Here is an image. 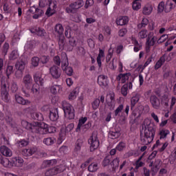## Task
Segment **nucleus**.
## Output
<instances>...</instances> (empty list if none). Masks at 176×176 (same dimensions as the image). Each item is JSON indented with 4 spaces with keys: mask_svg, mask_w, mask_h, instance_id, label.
Returning <instances> with one entry per match:
<instances>
[{
    "mask_svg": "<svg viewBox=\"0 0 176 176\" xmlns=\"http://www.w3.org/2000/svg\"><path fill=\"white\" fill-rule=\"evenodd\" d=\"M155 124H152L148 119H145L142 124L140 131V140L142 144L144 145L151 144L153 141V138H155Z\"/></svg>",
    "mask_w": 176,
    "mask_h": 176,
    "instance_id": "f257e3e1",
    "label": "nucleus"
},
{
    "mask_svg": "<svg viewBox=\"0 0 176 176\" xmlns=\"http://www.w3.org/2000/svg\"><path fill=\"white\" fill-rule=\"evenodd\" d=\"M62 107L65 112V116L67 118V119H69V120L75 119V109L72 105L66 101H63L62 102Z\"/></svg>",
    "mask_w": 176,
    "mask_h": 176,
    "instance_id": "f03ea898",
    "label": "nucleus"
},
{
    "mask_svg": "<svg viewBox=\"0 0 176 176\" xmlns=\"http://www.w3.org/2000/svg\"><path fill=\"white\" fill-rule=\"evenodd\" d=\"M83 0H77L76 2L72 3L69 7H67L65 11L67 13H72L73 14L78 12V9H80L83 6Z\"/></svg>",
    "mask_w": 176,
    "mask_h": 176,
    "instance_id": "7ed1b4c3",
    "label": "nucleus"
},
{
    "mask_svg": "<svg viewBox=\"0 0 176 176\" xmlns=\"http://www.w3.org/2000/svg\"><path fill=\"white\" fill-rule=\"evenodd\" d=\"M56 127L48 126L47 124H44V126H42V124L38 122V126L37 128L36 134H52L56 133Z\"/></svg>",
    "mask_w": 176,
    "mask_h": 176,
    "instance_id": "20e7f679",
    "label": "nucleus"
},
{
    "mask_svg": "<svg viewBox=\"0 0 176 176\" xmlns=\"http://www.w3.org/2000/svg\"><path fill=\"white\" fill-rule=\"evenodd\" d=\"M88 142L90 144V152H94V151L100 146V141L97 137V133H92V135L89 139Z\"/></svg>",
    "mask_w": 176,
    "mask_h": 176,
    "instance_id": "39448f33",
    "label": "nucleus"
},
{
    "mask_svg": "<svg viewBox=\"0 0 176 176\" xmlns=\"http://www.w3.org/2000/svg\"><path fill=\"white\" fill-rule=\"evenodd\" d=\"M65 171V166L64 165H60L57 167H54L52 168H50L47 170L45 173V176H54L57 175V174H60V173H63Z\"/></svg>",
    "mask_w": 176,
    "mask_h": 176,
    "instance_id": "423d86ee",
    "label": "nucleus"
},
{
    "mask_svg": "<svg viewBox=\"0 0 176 176\" xmlns=\"http://www.w3.org/2000/svg\"><path fill=\"white\" fill-rule=\"evenodd\" d=\"M39 124V122H35L34 124L30 123L25 120L21 121V125L24 129H26V130H29V131H31L32 133H35L36 134L38 131V126Z\"/></svg>",
    "mask_w": 176,
    "mask_h": 176,
    "instance_id": "0eeeda50",
    "label": "nucleus"
},
{
    "mask_svg": "<svg viewBox=\"0 0 176 176\" xmlns=\"http://www.w3.org/2000/svg\"><path fill=\"white\" fill-rule=\"evenodd\" d=\"M171 60L173 59L170 55H168L167 56L166 54H164L162 56L160 57V60H158V61L155 65V69H159V68H160L162 65H163V64L166 63V61L168 63L171 61Z\"/></svg>",
    "mask_w": 176,
    "mask_h": 176,
    "instance_id": "6e6552de",
    "label": "nucleus"
},
{
    "mask_svg": "<svg viewBox=\"0 0 176 176\" xmlns=\"http://www.w3.org/2000/svg\"><path fill=\"white\" fill-rule=\"evenodd\" d=\"M62 69L68 76H72L74 69L70 66H68V58L67 56L65 59V62L62 61Z\"/></svg>",
    "mask_w": 176,
    "mask_h": 176,
    "instance_id": "1a4fd4ad",
    "label": "nucleus"
},
{
    "mask_svg": "<svg viewBox=\"0 0 176 176\" xmlns=\"http://www.w3.org/2000/svg\"><path fill=\"white\" fill-rule=\"evenodd\" d=\"M50 74L54 79H58L61 76V70L56 65H53L50 68Z\"/></svg>",
    "mask_w": 176,
    "mask_h": 176,
    "instance_id": "9d476101",
    "label": "nucleus"
},
{
    "mask_svg": "<svg viewBox=\"0 0 176 176\" xmlns=\"http://www.w3.org/2000/svg\"><path fill=\"white\" fill-rule=\"evenodd\" d=\"M22 82L26 90H31V87L32 86V77L30 74H26L23 76Z\"/></svg>",
    "mask_w": 176,
    "mask_h": 176,
    "instance_id": "9b49d317",
    "label": "nucleus"
},
{
    "mask_svg": "<svg viewBox=\"0 0 176 176\" xmlns=\"http://www.w3.org/2000/svg\"><path fill=\"white\" fill-rule=\"evenodd\" d=\"M57 4H56L55 1H50L49 8H47L45 14L47 17H50V16H53L54 14V9H56Z\"/></svg>",
    "mask_w": 176,
    "mask_h": 176,
    "instance_id": "f8f14e48",
    "label": "nucleus"
},
{
    "mask_svg": "<svg viewBox=\"0 0 176 176\" xmlns=\"http://www.w3.org/2000/svg\"><path fill=\"white\" fill-rule=\"evenodd\" d=\"M56 164H57V160H44L41 164V168H47L52 167V166H56Z\"/></svg>",
    "mask_w": 176,
    "mask_h": 176,
    "instance_id": "ddd939ff",
    "label": "nucleus"
},
{
    "mask_svg": "<svg viewBox=\"0 0 176 176\" xmlns=\"http://www.w3.org/2000/svg\"><path fill=\"white\" fill-rule=\"evenodd\" d=\"M0 152L1 154L6 156V157H11L13 155L12 150L6 146H1L0 147Z\"/></svg>",
    "mask_w": 176,
    "mask_h": 176,
    "instance_id": "4468645a",
    "label": "nucleus"
},
{
    "mask_svg": "<svg viewBox=\"0 0 176 176\" xmlns=\"http://www.w3.org/2000/svg\"><path fill=\"white\" fill-rule=\"evenodd\" d=\"M150 102L155 109H159L160 108V100L155 95H152L150 97Z\"/></svg>",
    "mask_w": 176,
    "mask_h": 176,
    "instance_id": "2eb2a0df",
    "label": "nucleus"
},
{
    "mask_svg": "<svg viewBox=\"0 0 176 176\" xmlns=\"http://www.w3.org/2000/svg\"><path fill=\"white\" fill-rule=\"evenodd\" d=\"M87 120V118H86V117L79 120L77 128L76 129V133H79V131H80V129H85V127H87V128L90 127V125H89V124H86V125L83 126V124H85V123H86Z\"/></svg>",
    "mask_w": 176,
    "mask_h": 176,
    "instance_id": "dca6fc26",
    "label": "nucleus"
},
{
    "mask_svg": "<svg viewBox=\"0 0 176 176\" xmlns=\"http://www.w3.org/2000/svg\"><path fill=\"white\" fill-rule=\"evenodd\" d=\"M108 77H107L104 75H100L98 77V83L101 87H107L108 86V82H107V79Z\"/></svg>",
    "mask_w": 176,
    "mask_h": 176,
    "instance_id": "f3484780",
    "label": "nucleus"
},
{
    "mask_svg": "<svg viewBox=\"0 0 176 176\" xmlns=\"http://www.w3.org/2000/svg\"><path fill=\"white\" fill-rule=\"evenodd\" d=\"M15 100L17 104H20L21 105H29V104H31L30 100L24 99L20 95H15Z\"/></svg>",
    "mask_w": 176,
    "mask_h": 176,
    "instance_id": "a211bd4d",
    "label": "nucleus"
},
{
    "mask_svg": "<svg viewBox=\"0 0 176 176\" xmlns=\"http://www.w3.org/2000/svg\"><path fill=\"white\" fill-rule=\"evenodd\" d=\"M74 127H75V125L74 123L69 124L66 128H65V133H63V131L60 132V137L61 140H64V137L67 135V133H69L70 131H72L74 130Z\"/></svg>",
    "mask_w": 176,
    "mask_h": 176,
    "instance_id": "6ab92c4d",
    "label": "nucleus"
},
{
    "mask_svg": "<svg viewBox=\"0 0 176 176\" xmlns=\"http://www.w3.org/2000/svg\"><path fill=\"white\" fill-rule=\"evenodd\" d=\"M129 23V17L128 16H120L116 19L117 25H126Z\"/></svg>",
    "mask_w": 176,
    "mask_h": 176,
    "instance_id": "aec40b11",
    "label": "nucleus"
},
{
    "mask_svg": "<svg viewBox=\"0 0 176 176\" xmlns=\"http://www.w3.org/2000/svg\"><path fill=\"white\" fill-rule=\"evenodd\" d=\"M50 119L52 122H56L58 120V111L57 109H53L50 111Z\"/></svg>",
    "mask_w": 176,
    "mask_h": 176,
    "instance_id": "412c9836",
    "label": "nucleus"
},
{
    "mask_svg": "<svg viewBox=\"0 0 176 176\" xmlns=\"http://www.w3.org/2000/svg\"><path fill=\"white\" fill-rule=\"evenodd\" d=\"M140 101V95L136 94L135 96H133L131 99V110L133 111L135 104Z\"/></svg>",
    "mask_w": 176,
    "mask_h": 176,
    "instance_id": "4be33fe9",
    "label": "nucleus"
},
{
    "mask_svg": "<svg viewBox=\"0 0 176 176\" xmlns=\"http://www.w3.org/2000/svg\"><path fill=\"white\" fill-rule=\"evenodd\" d=\"M54 31L59 36H63V34L64 33V28L63 27V25L58 23L55 25Z\"/></svg>",
    "mask_w": 176,
    "mask_h": 176,
    "instance_id": "5701e85b",
    "label": "nucleus"
},
{
    "mask_svg": "<svg viewBox=\"0 0 176 176\" xmlns=\"http://www.w3.org/2000/svg\"><path fill=\"white\" fill-rule=\"evenodd\" d=\"M31 118L34 120H38V122H42L43 120V115L41 113L34 112L31 114Z\"/></svg>",
    "mask_w": 176,
    "mask_h": 176,
    "instance_id": "b1692460",
    "label": "nucleus"
},
{
    "mask_svg": "<svg viewBox=\"0 0 176 176\" xmlns=\"http://www.w3.org/2000/svg\"><path fill=\"white\" fill-rule=\"evenodd\" d=\"M174 8H175L174 3H172L170 1H168L165 5L164 12L166 13H169V12H171L172 9H174Z\"/></svg>",
    "mask_w": 176,
    "mask_h": 176,
    "instance_id": "393cba45",
    "label": "nucleus"
},
{
    "mask_svg": "<svg viewBox=\"0 0 176 176\" xmlns=\"http://www.w3.org/2000/svg\"><path fill=\"white\" fill-rule=\"evenodd\" d=\"M153 10V7H152L151 5H146L143 8V14H145L146 16H148V14H151L152 13V11Z\"/></svg>",
    "mask_w": 176,
    "mask_h": 176,
    "instance_id": "a878e982",
    "label": "nucleus"
},
{
    "mask_svg": "<svg viewBox=\"0 0 176 176\" xmlns=\"http://www.w3.org/2000/svg\"><path fill=\"white\" fill-rule=\"evenodd\" d=\"M15 67L18 71H24L25 68V62L23 60H19L16 62Z\"/></svg>",
    "mask_w": 176,
    "mask_h": 176,
    "instance_id": "bb28decb",
    "label": "nucleus"
},
{
    "mask_svg": "<svg viewBox=\"0 0 176 176\" xmlns=\"http://www.w3.org/2000/svg\"><path fill=\"white\" fill-rule=\"evenodd\" d=\"M109 137L111 138V140H116V138H119V137H120V132L118 131H111L109 133Z\"/></svg>",
    "mask_w": 176,
    "mask_h": 176,
    "instance_id": "cd10ccee",
    "label": "nucleus"
},
{
    "mask_svg": "<svg viewBox=\"0 0 176 176\" xmlns=\"http://www.w3.org/2000/svg\"><path fill=\"white\" fill-rule=\"evenodd\" d=\"M170 164H173V167H176V149L171 153L169 157Z\"/></svg>",
    "mask_w": 176,
    "mask_h": 176,
    "instance_id": "c85d7f7f",
    "label": "nucleus"
},
{
    "mask_svg": "<svg viewBox=\"0 0 176 176\" xmlns=\"http://www.w3.org/2000/svg\"><path fill=\"white\" fill-rule=\"evenodd\" d=\"M105 56V53L104 52V50H99V54L97 57V63L99 68H101V57H104Z\"/></svg>",
    "mask_w": 176,
    "mask_h": 176,
    "instance_id": "c756f323",
    "label": "nucleus"
},
{
    "mask_svg": "<svg viewBox=\"0 0 176 176\" xmlns=\"http://www.w3.org/2000/svg\"><path fill=\"white\" fill-rule=\"evenodd\" d=\"M31 91L33 93V94H36V96H38L39 93H41V89L39 88V85L38 84H33Z\"/></svg>",
    "mask_w": 176,
    "mask_h": 176,
    "instance_id": "7c9ffc66",
    "label": "nucleus"
},
{
    "mask_svg": "<svg viewBox=\"0 0 176 176\" xmlns=\"http://www.w3.org/2000/svg\"><path fill=\"white\" fill-rule=\"evenodd\" d=\"M34 79L36 83H39L41 86H43V84L45 83V79L42 78L41 76L36 74L34 76Z\"/></svg>",
    "mask_w": 176,
    "mask_h": 176,
    "instance_id": "2f4dec72",
    "label": "nucleus"
},
{
    "mask_svg": "<svg viewBox=\"0 0 176 176\" xmlns=\"http://www.w3.org/2000/svg\"><path fill=\"white\" fill-rule=\"evenodd\" d=\"M83 146V140L78 139L76 142V146L74 148L75 152H79L80 151V148Z\"/></svg>",
    "mask_w": 176,
    "mask_h": 176,
    "instance_id": "473e14b6",
    "label": "nucleus"
},
{
    "mask_svg": "<svg viewBox=\"0 0 176 176\" xmlns=\"http://www.w3.org/2000/svg\"><path fill=\"white\" fill-rule=\"evenodd\" d=\"M97 170H98V164L91 163L88 166V171H89L90 173H96Z\"/></svg>",
    "mask_w": 176,
    "mask_h": 176,
    "instance_id": "72a5a7b5",
    "label": "nucleus"
},
{
    "mask_svg": "<svg viewBox=\"0 0 176 176\" xmlns=\"http://www.w3.org/2000/svg\"><path fill=\"white\" fill-rule=\"evenodd\" d=\"M12 162L16 167H20L23 164V160L20 157H16L13 159Z\"/></svg>",
    "mask_w": 176,
    "mask_h": 176,
    "instance_id": "f704fd0d",
    "label": "nucleus"
},
{
    "mask_svg": "<svg viewBox=\"0 0 176 176\" xmlns=\"http://www.w3.org/2000/svg\"><path fill=\"white\" fill-rule=\"evenodd\" d=\"M109 100H108V98H106L107 105L109 107H113V105H115V96L110 95Z\"/></svg>",
    "mask_w": 176,
    "mask_h": 176,
    "instance_id": "c9c22d12",
    "label": "nucleus"
},
{
    "mask_svg": "<svg viewBox=\"0 0 176 176\" xmlns=\"http://www.w3.org/2000/svg\"><path fill=\"white\" fill-rule=\"evenodd\" d=\"M34 30H36V34L38 36H45V35H46V32L45 30L41 28H35Z\"/></svg>",
    "mask_w": 176,
    "mask_h": 176,
    "instance_id": "e433bc0d",
    "label": "nucleus"
},
{
    "mask_svg": "<svg viewBox=\"0 0 176 176\" xmlns=\"http://www.w3.org/2000/svg\"><path fill=\"white\" fill-rule=\"evenodd\" d=\"M19 148H24V146H27L28 144H30V142L28 140H21L16 142Z\"/></svg>",
    "mask_w": 176,
    "mask_h": 176,
    "instance_id": "4c0bfd02",
    "label": "nucleus"
},
{
    "mask_svg": "<svg viewBox=\"0 0 176 176\" xmlns=\"http://www.w3.org/2000/svg\"><path fill=\"white\" fill-rule=\"evenodd\" d=\"M168 134H170V131L167 129H162L160 132V140H162L164 138H166L168 135Z\"/></svg>",
    "mask_w": 176,
    "mask_h": 176,
    "instance_id": "58836bf2",
    "label": "nucleus"
},
{
    "mask_svg": "<svg viewBox=\"0 0 176 176\" xmlns=\"http://www.w3.org/2000/svg\"><path fill=\"white\" fill-rule=\"evenodd\" d=\"M0 164L4 167H8L9 166V160L3 157L2 155H0Z\"/></svg>",
    "mask_w": 176,
    "mask_h": 176,
    "instance_id": "ea45409f",
    "label": "nucleus"
},
{
    "mask_svg": "<svg viewBox=\"0 0 176 176\" xmlns=\"http://www.w3.org/2000/svg\"><path fill=\"white\" fill-rule=\"evenodd\" d=\"M58 45H59V49L60 50H63L64 45H65V43L64 42V36H59Z\"/></svg>",
    "mask_w": 176,
    "mask_h": 176,
    "instance_id": "a19ab883",
    "label": "nucleus"
},
{
    "mask_svg": "<svg viewBox=\"0 0 176 176\" xmlns=\"http://www.w3.org/2000/svg\"><path fill=\"white\" fill-rule=\"evenodd\" d=\"M120 162L119 158L116 157L110 163L111 166H113V170H116L119 167Z\"/></svg>",
    "mask_w": 176,
    "mask_h": 176,
    "instance_id": "79ce46f5",
    "label": "nucleus"
},
{
    "mask_svg": "<svg viewBox=\"0 0 176 176\" xmlns=\"http://www.w3.org/2000/svg\"><path fill=\"white\" fill-rule=\"evenodd\" d=\"M43 11L41 9L38 8L36 11L35 14L33 15V19H36L43 16Z\"/></svg>",
    "mask_w": 176,
    "mask_h": 176,
    "instance_id": "37998d69",
    "label": "nucleus"
},
{
    "mask_svg": "<svg viewBox=\"0 0 176 176\" xmlns=\"http://www.w3.org/2000/svg\"><path fill=\"white\" fill-rule=\"evenodd\" d=\"M43 144L47 146L53 145L54 144V140L52 138H47L43 140Z\"/></svg>",
    "mask_w": 176,
    "mask_h": 176,
    "instance_id": "c03bdc74",
    "label": "nucleus"
},
{
    "mask_svg": "<svg viewBox=\"0 0 176 176\" xmlns=\"http://www.w3.org/2000/svg\"><path fill=\"white\" fill-rule=\"evenodd\" d=\"M132 8L133 10H138L141 9V3L138 1V0H135L133 3Z\"/></svg>",
    "mask_w": 176,
    "mask_h": 176,
    "instance_id": "a18cd8bd",
    "label": "nucleus"
},
{
    "mask_svg": "<svg viewBox=\"0 0 176 176\" xmlns=\"http://www.w3.org/2000/svg\"><path fill=\"white\" fill-rule=\"evenodd\" d=\"M148 23H149V21H148V19L144 18L142 21L141 24L138 25V28H144V27H146V25H148Z\"/></svg>",
    "mask_w": 176,
    "mask_h": 176,
    "instance_id": "49530a36",
    "label": "nucleus"
},
{
    "mask_svg": "<svg viewBox=\"0 0 176 176\" xmlns=\"http://www.w3.org/2000/svg\"><path fill=\"white\" fill-rule=\"evenodd\" d=\"M128 89H129L128 84H124L121 88V93H122V96H124V97H126V96H127Z\"/></svg>",
    "mask_w": 176,
    "mask_h": 176,
    "instance_id": "de8ad7c7",
    "label": "nucleus"
},
{
    "mask_svg": "<svg viewBox=\"0 0 176 176\" xmlns=\"http://www.w3.org/2000/svg\"><path fill=\"white\" fill-rule=\"evenodd\" d=\"M5 120L7 123V124H9V126H11V127H13V118L10 116H6L5 117Z\"/></svg>",
    "mask_w": 176,
    "mask_h": 176,
    "instance_id": "09e8293b",
    "label": "nucleus"
},
{
    "mask_svg": "<svg viewBox=\"0 0 176 176\" xmlns=\"http://www.w3.org/2000/svg\"><path fill=\"white\" fill-rule=\"evenodd\" d=\"M39 58L38 56H34L32 58V65L33 67H38L39 65Z\"/></svg>",
    "mask_w": 176,
    "mask_h": 176,
    "instance_id": "8fccbe9b",
    "label": "nucleus"
},
{
    "mask_svg": "<svg viewBox=\"0 0 176 176\" xmlns=\"http://www.w3.org/2000/svg\"><path fill=\"white\" fill-rule=\"evenodd\" d=\"M111 163V157L110 156H107L104 158L102 161V166L103 167H107V166H109V164Z\"/></svg>",
    "mask_w": 176,
    "mask_h": 176,
    "instance_id": "3c124183",
    "label": "nucleus"
},
{
    "mask_svg": "<svg viewBox=\"0 0 176 176\" xmlns=\"http://www.w3.org/2000/svg\"><path fill=\"white\" fill-rule=\"evenodd\" d=\"M124 148H126V143L123 142H120L116 146V149L117 151H119L120 152H121V151H123V149H124Z\"/></svg>",
    "mask_w": 176,
    "mask_h": 176,
    "instance_id": "603ef678",
    "label": "nucleus"
},
{
    "mask_svg": "<svg viewBox=\"0 0 176 176\" xmlns=\"http://www.w3.org/2000/svg\"><path fill=\"white\" fill-rule=\"evenodd\" d=\"M51 93H52V94H57V93H58V91H60V86L58 85H53L52 87H51Z\"/></svg>",
    "mask_w": 176,
    "mask_h": 176,
    "instance_id": "864d4df0",
    "label": "nucleus"
},
{
    "mask_svg": "<svg viewBox=\"0 0 176 176\" xmlns=\"http://www.w3.org/2000/svg\"><path fill=\"white\" fill-rule=\"evenodd\" d=\"M100 99L96 98L94 100V102H92V108L93 109H97L98 108V107H100Z\"/></svg>",
    "mask_w": 176,
    "mask_h": 176,
    "instance_id": "5fc2aeb1",
    "label": "nucleus"
},
{
    "mask_svg": "<svg viewBox=\"0 0 176 176\" xmlns=\"http://www.w3.org/2000/svg\"><path fill=\"white\" fill-rule=\"evenodd\" d=\"M8 89L1 87V96L6 101H8Z\"/></svg>",
    "mask_w": 176,
    "mask_h": 176,
    "instance_id": "6e6d98bb",
    "label": "nucleus"
},
{
    "mask_svg": "<svg viewBox=\"0 0 176 176\" xmlns=\"http://www.w3.org/2000/svg\"><path fill=\"white\" fill-rule=\"evenodd\" d=\"M76 96H78V91L76 89H74L69 95V100H75V98H76Z\"/></svg>",
    "mask_w": 176,
    "mask_h": 176,
    "instance_id": "4d7b16f0",
    "label": "nucleus"
},
{
    "mask_svg": "<svg viewBox=\"0 0 176 176\" xmlns=\"http://www.w3.org/2000/svg\"><path fill=\"white\" fill-rule=\"evenodd\" d=\"M129 76H131V74H122V78L121 80L122 83H126V80H129Z\"/></svg>",
    "mask_w": 176,
    "mask_h": 176,
    "instance_id": "13d9d810",
    "label": "nucleus"
},
{
    "mask_svg": "<svg viewBox=\"0 0 176 176\" xmlns=\"http://www.w3.org/2000/svg\"><path fill=\"white\" fill-rule=\"evenodd\" d=\"M12 72H13V66H8L6 72L8 79H9V76L12 75Z\"/></svg>",
    "mask_w": 176,
    "mask_h": 176,
    "instance_id": "bf43d9fd",
    "label": "nucleus"
},
{
    "mask_svg": "<svg viewBox=\"0 0 176 176\" xmlns=\"http://www.w3.org/2000/svg\"><path fill=\"white\" fill-rule=\"evenodd\" d=\"M54 63L56 64V65H58V67H60L61 65V59L60 58L59 56H56L54 57Z\"/></svg>",
    "mask_w": 176,
    "mask_h": 176,
    "instance_id": "052dcab7",
    "label": "nucleus"
},
{
    "mask_svg": "<svg viewBox=\"0 0 176 176\" xmlns=\"http://www.w3.org/2000/svg\"><path fill=\"white\" fill-rule=\"evenodd\" d=\"M123 108H124L123 104H120L114 111L115 116H118V115H119V113H120V112L123 111Z\"/></svg>",
    "mask_w": 176,
    "mask_h": 176,
    "instance_id": "680f3d73",
    "label": "nucleus"
},
{
    "mask_svg": "<svg viewBox=\"0 0 176 176\" xmlns=\"http://www.w3.org/2000/svg\"><path fill=\"white\" fill-rule=\"evenodd\" d=\"M168 38V35L163 34L157 41V43H163V42H166V40Z\"/></svg>",
    "mask_w": 176,
    "mask_h": 176,
    "instance_id": "e2e57ef3",
    "label": "nucleus"
},
{
    "mask_svg": "<svg viewBox=\"0 0 176 176\" xmlns=\"http://www.w3.org/2000/svg\"><path fill=\"white\" fill-rule=\"evenodd\" d=\"M8 50H9V43H5L3 46V54H4V56H6L8 54Z\"/></svg>",
    "mask_w": 176,
    "mask_h": 176,
    "instance_id": "0e129e2a",
    "label": "nucleus"
},
{
    "mask_svg": "<svg viewBox=\"0 0 176 176\" xmlns=\"http://www.w3.org/2000/svg\"><path fill=\"white\" fill-rule=\"evenodd\" d=\"M19 57V55L17 54V52L12 51L10 55V60H16Z\"/></svg>",
    "mask_w": 176,
    "mask_h": 176,
    "instance_id": "69168bd1",
    "label": "nucleus"
},
{
    "mask_svg": "<svg viewBox=\"0 0 176 176\" xmlns=\"http://www.w3.org/2000/svg\"><path fill=\"white\" fill-rule=\"evenodd\" d=\"M35 45H36V41L34 40L30 41L27 44V46L28 49H32L33 47H35Z\"/></svg>",
    "mask_w": 176,
    "mask_h": 176,
    "instance_id": "338daca9",
    "label": "nucleus"
},
{
    "mask_svg": "<svg viewBox=\"0 0 176 176\" xmlns=\"http://www.w3.org/2000/svg\"><path fill=\"white\" fill-rule=\"evenodd\" d=\"M164 9H165L164 1H161L158 5V12L160 13H162V12H163V10H164Z\"/></svg>",
    "mask_w": 176,
    "mask_h": 176,
    "instance_id": "774afa93",
    "label": "nucleus"
}]
</instances>
